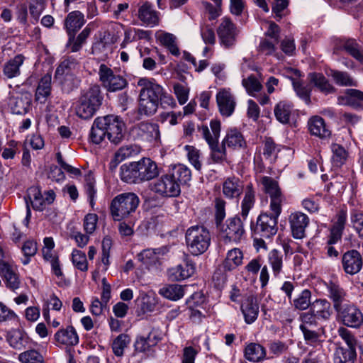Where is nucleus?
<instances>
[{"mask_svg":"<svg viewBox=\"0 0 363 363\" xmlns=\"http://www.w3.org/2000/svg\"><path fill=\"white\" fill-rule=\"evenodd\" d=\"M137 85L140 87L138 111L141 115L153 116L159 106L162 108H174L177 106L174 97L154 78H140Z\"/></svg>","mask_w":363,"mask_h":363,"instance_id":"f257e3e1","label":"nucleus"},{"mask_svg":"<svg viewBox=\"0 0 363 363\" xmlns=\"http://www.w3.org/2000/svg\"><path fill=\"white\" fill-rule=\"evenodd\" d=\"M255 202V192L252 184L246 186L244 198L241 202L240 216L242 219L235 216L228 218L225 222L220 225V232L224 242L239 243L244 238L245 230L243 221L248 216L250 211L253 208Z\"/></svg>","mask_w":363,"mask_h":363,"instance_id":"f03ea898","label":"nucleus"},{"mask_svg":"<svg viewBox=\"0 0 363 363\" xmlns=\"http://www.w3.org/2000/svg\"><path fill=\"white\" fill-rule=\"evenodd\" d=\"M121 179L128 183H140L156 178L159 169L155 162L148 157H143L137 162H130L121 168Z\"/></svg>","mask_w":363,"mask_h":363,"instance_id":"7ed1b4c3","label":"nucleus"},{"mask_svg":"<svg viewBox=\"0 0 363 363\" xmlns=\"http://www.w3.org/2000/svg\"><path fill=\"white\" fill-rule=\"evenodd\" d=\"M102 101L103 95L99 86H90L82 93L75 107L76 114L82 119L92 118L100 108Z\"/></svg>","mask_w":363,"mask_h":363,"instance_id":"20e7f679","label":"nucleus"},{"mask_svg":"<svg viewBox=\"0 0 363 363\" xmlns=\"http://www.w3.org/2000/svg\"><path fill=\"white\" fill-rule=\"evenodd\" d=\"M211 236L210 231L203 225L189 227L185 233V242L188 252L199 256L203 254L211 245Z\"/></svg>","mask_w":363,"mask_h":363,"instance_id":"39448f33","label":"nucleus"},{"mask_svg":"<svg viewBox=\"0 0 363 363\" xmlns=\"http://www.w3.org/2000/svg\"><path fill=\"white\" fill-rule=\"evenodd\" d=\"M140 200L134 193H123L116 196L111 203V214L114 220L121 221L134 213Z\"/></svg>","mask_w":363,"mask_h":363,"instance_id":"423d86ee","label":"nucleus"},{"mask_svg":"<svg viewBox=\"0 0 363 363\" xmlns=\"http://www.w3.org/2000/svg\"><path fill=\"white\" fill-rule=\"evenodd\" d=\"M162 338V332L156 328H152L147 335H138L133 344L134 352L133 356H135L137 353H143L147 357L152 356L155 347L158 345Z\"/></svg>","mask_w":363,"mask_h":363,"instance_id":"0eeeda50","label":"nucleus"},{"mask_svg":"<svg viewBox=\"0 0 363 363\" xmlns=\"http://www.w3.org/2000/svg\"><path fill=\"white\" fill-rule=\"evenodd\" d=\"M270 212L261 213L257 220L256 230L261 237L270 238L277 232L278 218L281 213L282 208L275 210L269 208Z\"/></svg>","mask_w":363,"mask_h":363,"instance_id":"6e6552de","label":"nucleus"},{"mask_svg":"<svg viewBox=\"0 0 363 363\" xmlns=\"http://www.w3.org/2000/svg\"><path fill=\"white\" fill-rule=\"evenodd\" d=\"M98 74L102 86L108 91H121L128 85L127 80L123 76L115 72L105 64L99 66Z\"/></svg>","mask_w":363,"mask_h":363,"instance_id":"1a4fd4ad","label":"nucleus"},{"mask_svg":"<svg viewBox=\"0 0 363 363\" xmlns=\"http://www.w3.org/2000/svg\"><path fill=\"white\" fill-rule=\"evenodd\" d=\"M264 192L270 199L269 208L279 210L282 208V204L285 201V196L283 194L278 182L273 178L264 176L260 179Z\"/></svg>","mask_w":363,"mask_h":363,"instance_id":"9d476101","label":"nucleus"},{"mask_svg":"<svg viewBox=\"0 0 363 363\" xmlns=\"http://www.w3.org/2000/svg\"><path fill=\"white\" fill-rule=\"evenodd\" d=\"M108 139L114 145L119 144L123 138L124 123L121 118L114 115L101 117Z\"/></svg>","mask_w":363,"mask_h":363,"instance_id":"9b49d317","label":"nucleus"},{"mask_svg":"<svg viewBox=\"0 0 363 363\" xmlns=\"http://www.w3.org/2000/svg\"><path fill=\"white\" fill-rule=\"evenodd\" d=\"M152 190L164 197L177 196L181 191L180 186L169 173L157 179L152 186Z\"/></svg>","mask_w":363,"mask_h":363,"instance_id":"f8f14e48","label":"nucleus"},{"mask_svg":"<svg viewBox=\"0 0 363 363\" xmlns=\"http://www.w3.org/2000/svg\"><path fill=\"white\" fill-rule=\"evenodd\" d=\"M218 111L222 116L230 117L236 107V101L230 88L219 89L216 96Z\"/></svg>","mask_w":363,"mask_h":363,"instance_id":"ddd939ff","label":"nucleus"},{"mask_svg":"<svg viewBox=\"0 0 363 363\" xmlns=\"http://www.w3.org/2000/svg\"><path fill=\"white\" fill-rule=\"evenodd\" d=\"M337 312L340 314L343 325L347 327L357 328L363 324V314L354 304H345Z\"/></svg>","mask_w":363,"mask_h":363,"instance_id":"4468645a","label":"nucleus"},{"mask_svg":"<svg viewBox=\"0 0 363 363\" xmlns=\"http://www.w3.org/2000/svg\"><path fill=\"white\" fill-rule=\"evenodd\" d=\"M289 223L293 238L302 239L306 236V228L309 224V218L301 211H295L289 215Z\"/></svg>","mask_w":363,"mask_h":363,"instance_id":"2eb2a0df","label":"nucleus"},{"mask_svg":"<svg viewBox=\"0 0 363 363\" xmlns=\"http://www.w3.org/2000/svg\"><path fill=\"white\" fill-rule=\"evenodd\" d=\"M0 276L9 289L15 291L20 288L21 281L17 269L8 262H0Z\"/></svg>","mask_w":363,"mask_h":363,"instance_id":"dca6fc26","label":"nucleus"},{"mask_svg":"<svg viewBox=\"0 0 363 363\" xmlns=\"http://www.w3.org/2000/svg\"><path fill=\"white\" fill-rule=\"evenodd\" d=\"M362 257L356 250H348L342 257V268L346 274L350 275L357 274L362 269Z\"/></svg>","mask_w":363,"mask_h":363,"instance_id":"f3484780","label":"nucleus"},{"mask_svg":"<svg viewBox=\"0 0 363 363\" xmlns=\"http://www.w3.org/2000/svg\"><path fill=\"white\" fill-rule=\"evenodd\" d=\"M217 33L221 43L225 47L228 48L234 44L237 35V29L229 18L224 17L221 19Z\"/></svg>","mask_w":363,"mask_h":363,"instance_id":"a211bd4d","label":"nucleus"},{"mask_svg":"<svg viewBox=\"0 0 363 363\" xmlns=\"http://www.w3.org/2000/svg\"><path fill=\"white\" fill-rule=\"evenodd\" d=\"M196 272L195 264L189 259L168 269L167 274L172 281H182L191 277Z\"/></svg>","mask_w":363,"mask_h":363,"instance_id":"6ab92c4d","label":"nucleus"},{"mask_svg":"<svg viewBox=\"0 0 363 363\" xmlns=\"http://www.w3.org/2000/svg\"><path fill=\"white\" fill-rule=\"evenodd\" d=\"M30 103V95L26 92H16L9 98V101L12 113L18 115L26 114L29 110Z\"/></svg>","mask_w":363,"mask_h":363,"instance_id":"aec40b11","label":"nucleus"},{"mask_svg":"<svg viewBox=\"0 0 363 363\" xmlns=\"http://www.w3.org/2000/svg\"><path fill=\"white\" fill-rule=\"evenodd\" d=\"M85 22L84 15L79 11H73L67 14L64 21V26L69 37V42L71 39H74V35Z\"/></svg>","mask_w":363,"mask_h":363,"instance_id":"412c9836","label":"nucleus"},{"mask_svg":"<svg viewBox=\"0 0 363 363\" xmlns=\"http://www.w3.org/2000/svg\"><path fill=\"white\" fill-rule=\"evenodd\" d=\"M169 251L166 246L159 248L146 249L138 254V258L147 267L155 266L160 260L161 256L164 255Z\"/></svg>","mask_w":363,"mask_h":363,"instance_id":"4be33fe9","label":"nucleus"},{"mask_svg":"<svg viewBox=\"0 0 363 363\" xmlns=\"http://www.w3.org/2000/svg\"><path fill=\"white\" fill-rule=\"evenodd\" d=\"M241 311L246 323H254L259 314V305L257 298L252 296L246 297L241 304Z\"/></svg>","mask_w":363,"mask_h":363,"instance_id":"5701e85b","label":"nucleus"},{"mask_svg":"<svg viewBox=\"0 0 363 363\" xmlns=\"http://www.w3.org/2000/svg\"><path fill=\"white\" fill-rule=\"evenodd\" d=\"M6 340L13 349L21 350L30 342L28 334L21 329H12L6 335Z\"/></svg>","mask_w":363,"mask_h":363,"instance_id":"b1692460","label":"nucleus"},{"mask_svg":"<svg viewBox=\"0 0 363 363\" xmlns=\"http://www.w3.org/2000/svg\"><path fill=\"white\" fill-rule=\"evenodd\" d=\"M223 145L229 148L239 150L245 148L247 143L242 133L238 129L231 128L227 130Z\"/></svg>","mask_w":363,"mask_h":363,"instance_id":"393cba45","label":"nucleus"},{"mask_svg":"<svg viewBox=\"0 0 363 363\" xmlns=\"http://www.w3.org/2000/svg\"><path fill=\"white\" fill-rule=\"evenodd\" d=\"M242 191L243 184L238 178L229 177L223 183L222 192L227 199H238Z\"/></svg>","mask_w":363,"mask_h":363,"instance_id":"a878e982","label":"nucleus"},{"mask_svg":"<svg viewBox=\"0 0 363 363\" xmlns=\"http://www.w3.org/2000/svg\"><path fill=\"white\" fill-rule=\"evenodd\" d=\"M55 341L60 345L74 346L79 343V336L73 326L60 329L54 335Z\"/></svg>","mask_w":363,"mask_h":363,"instance_id":"bb28decb","label":"nucleus"},{"mask_svg":"<svg viewBox=\"0 0 363 363\" xmlns=\"http://www.w3.org/2000/svg\"><path fill=\"white\" fill-rule=\"evenodd\" d=\"M210 128L211 131L207 125H203L199 128V132L209 146L218 142L220 133V122L216 119L211 120Z\"/></svg>","mask_w":363,"mask_h":363,"instance_id":"cd10ccee","label":"nucleus"},{"mask_svg":"<svg viewBox=\"0 0 363 363\" xmlns=\"http://www.w3.org/2000/svg\"><path fill=\"white\" fill-rule=\"evenodd\" d=\"M337 104L354 108L361 107L363 106V92L357 89H347L344 95L338 96Z\"/></svg>","mask_w":363,"mask_h":363,"instance_id":"c85d7f7f","label":"nucleus"},{"mask_svg":"<svg viewBox=\"0 0 363 363\" xmlns=\"http://www.w3.org/2000/svg\"><path fill=\"white\" fill-rule=\"evenodd\" d=\"M155 36L160 44L165 47L172 55L174 56L179 55L180 52L177 45V38L174 34L159 30L156 33Z\"/></svg>","mask_w":363,"mask_h":363,"instance_id":"c756f323","label":"nucleus"},{"mask_svg":"<svg viewBox=\"0 0 363 363\" xmlns=\"http://www.w3.org/2000/svg\"><path fill=\"white\" fill-rule=\"evenodd\" d=\"M328 296L333 302L335 310L340 311L344 306L343 303L346 301L347 294L339 285L330 281L327 285Z\"/></svg>","mask_w":363,"mask_h":363,"instance_id":"7c9ffc66","label":"nucleus"},{"mask_svg":"<svg viewBox=\"0 0 363 363\" xmlns=\"http://www.w3.org/2000/svg\"><path fill=\"white\" fill-rule=\"evenodd\" d=\"M138 18L150 27L158 25L160 20L158 13L153 9L152 6L148 2H145L139 8Z\"/></svg>","mask_w":363,"mask_h":363,"instance_id":"2f4dec72","label":"nucleus"},{"mask_svg":"<svg viewBox=\"0 0 363 363\" xmlns=\"http://www.w3.org/2000/svg\"><path fill=\"white\" fill-rule=\"evenodd\" d=\"M116 39L111 37L109 32H99L95 42L92 45V53L94 55H106V51L111 43H113Z\"/></svg>","mask_w":363,"mask_h":363,"instance_id":"473e14b6","label":"nucleus"},{"mask_svg":"<svg viewBox=\"0 0 363 363\" xmlns=\"http://www.w3.org/2000/svg\"><path fill=\"white\" fill-rule=\"evenodd\" d=\"M26 57L21 55H17L7 61L3 68V73L9 79L17 77L21 74V67L23 65Z\"/></svg>","mask_w":363,"mask_h":363,"instance_id":"72a5a7b5","label":"nucleus"},{"mask_svg":"<svg viewBox=\"0 0 363 363\" xmlns=\"http://www.w3.org/2000/svg\"><path fill=\"white\" fill-rule=\"evenodd\" d=\"M51 74H45L40 80L35 91V100L40 104L45 103L51 93Z\"/></svg>","mask_w":363,"mask_h":363,"instance_id":"f704fd0d","label":"nucleus"},{"mask_svg":"<svg viewBox=\"0 0 363 363\" xmlns=\"http://www.w3.org/2000/svg\"><path fill=\"white\" fill-rule=\"evenodd\" d=\"M28 200L31 203L34 209L38 211H43L44 206V200L40 191L37 187H31L28 189V198H25L27 208L26 219L30 216V208L28 203Z\"/></svg>","mask_w":363,"mask_h":363,"instance_id":"c9c22d12","label":"nucleus"},{"mask_svg":"<svg viewBox=\"0 0 363 363\" xmlns=\"http://www.w3.org/2000/svg\"><path fill=\"white\" fill-rule=\"evenodd\" d=\"M169 174L173 179L176 180L179 186L181 184H186L191 179V172L189 168L182 164H178L172 167Z\"/></svg>","mask_w":363,"mask_h":363,"instance_id":"e433bc0d","label":"nucleus"},{"mask_svg":"<svg viewBox=\"0 0 363 363\" xmlns=\"http://www.w3.org/2000/svg\"><path fill=\"white\" fill-rule=\"evenodd\" d=\"M265 348L258 343H250L245 349V357L250 362H259L266 358Z\"/></svg>","mask_w":363,"mask_h":363,"instance_id":"4c0bfd02","label":"nucleus"},{"mask_svg":"<svg viewBox=\"0 0 363 363\" xmlns=\"http://www.w3.org/2000/svg\"><path fill=\"white\" fill-rule=\"evenodd\" d=\"M310 311L318 320H327L331 315L330 303L325 299H318L312 303Z\"/></svg>","mask_w":363,"mask_h":363,"instance_id":"58836bf2","label":"nucleus"},{"mask_svg":"<svg viewBox=\"0 0 363 363\" xmlns=\"http://www.w3.org/2000/svg\"><path fill=\"white\" fill-rule=\"evenodd\" d=\"M308 128L312 135L320 138H327L330 135V130L326 128L325 121L320 116H313L308 123Z\"/></svg>","mask_w":363,"mask_h":363,"instance_id":"ea45409f","label":"nucleus"},{"mask_svg":"<svg viewBox=\"0 0 363 363\" xmlns=\"http://www.w3.org/2000/svg\"><path fill=\"white\" fill-rule=\"evenodd\" d=\"M267 262L272 270L274 277H279L284 267L283 254L278 250L274 249L267 255Z\"/></svg>","mask_w":363,"mask_h":363,"instance_id":"a19ab883","label":"nucleus"},{"mask_svg":"<svg viewBox=\"0 0 363 363\" xmlns=\"http://www.w3.org/2000/svg\"><path fill=\"white\" fill-rule=\"evenodd\" d=\"M243 253L239 248H233L227 253L223 267L226 271H233L242 264Z\"/></svg>","mask_w":363,"mask_h":363,"instance_id":"79ce46f5","label":"nucleus"},{"mask_svg":"<svg viewBox=\"0 0 363 363\" xmlns=\"http://www.w3.org/2000/svg\"><path fill=\"white\" fill-rule=\"evenodd\" d=\"M103 123L104 121H102L101 117H97L94 121L89 134V138L94 144L99 145L101 143L106 136V130L104 128L105 123Z\"/></svg>","mask_w":363,"mask_h":363,"instance_id":"37998d69","label":"nucleus"},{"mask_svg":"<svg viewBox=\"0 0 363 363\" xmlns=\"http://www.w3.org/2000/svg\"><path fill=\"white\" fill-rule=\"evenodd\" d=\"M138 130L143 140L152 141L160 138L159 126L155 123H141L138 126Z\"/></svg>","mask_w":363,"mask_h":363,"instance_id":"c03bdc74","label":"nucleus"},{"mask_svg":"<svg viewBox=\"0 0 363 363\" xmlns=\"http://www.w3.org/2000/svg\"><path fill=\"white\" fill-rule=\"evenodd\" d=\"M310 82L325 94H331L335 91V88L330 84L328 80L321 73H311L309 74Z\"/></svg>","mask_w":363,"mask_h":363,"instance_id":"a18cd8bd","label":"nucleus"},{"mask_svg":"<svg viewBox=\"0 0 363 363\" xmlns=\"http://www.w3.org/2000/svg\"><path fill=\"white\" fill-rule=\"evenodd\" d=\"M160 294L167 299L176 301L185 294L184 288L177 284H169L160 289Z\"/></svg>","mask_w":363,"mask_h":363,"instance_id":"49530a36","label":"nucleus"},{"mask_svg":"<svg viewBox=\"0 0 363 363\" xmlns=\"http://www.w3.org/2000/svg\"><path fill=\"white\" fill-rule=\"evenodd\" d=\"M355 349H347L343 347H337L334 352V363H354L356 358Z\"/></svg>","mask_w":363,"mask_h":363,"instance_id":"de8ad7c7","label":"nucleus"},{"mask_svg":"<svg viewBox=\"0 0 363 363\" xmlns=\"http://www.w3.org/2000/svg\"><path fill=\"white\" fill-rule=\"evenodd\" d=\"M96 22L89 23L77 36V38L74 36V39H71V41L68 42L72 52H77L82 48V45L86 43V39L91 32V27Z\"/></svg>","mask_w":363,"mask_h":363,"instance_id":"09e8293b","label":"nucleus"},{"mask_svg":"<svg viewBox=\"0 0 363 363\" xmlns=\"http://www.w3.org/2000/svg\"><path fill=\"white\" fill-rule=\"evenodd\" d=\"M303 335V337L307 344L312 346L320 345L323 340V334L324 329L323 328H318L313 329H303L301 330Z\"/></svg>","mask_w":363,"mask_h":363,"instance_id":"8fccbe9b","label":"nucleus"},{"mask_svg":"<svg viewBox=\"0 0 363 363\" xmlns=\"http://www.w3.org/2000/svg\"><path fill=\"white\" fill-rule=\"evenodd\" d=\"M292 111V106L290 103L282 101H279L274 107V115L277 121L281 123L289 122Z\"/></svg>","mask_w":363,"mask_h":363,"instance_id":"3c124183","label":"nucleus"},{"mask_svg":"<svg viewBox=\"0 0 363 363\" xmlns=\"http://www.w3.org/2000/svg\"><path fill=\"white\" fill-rule=\"evenodd\" d=\"M77 63L74 59L68 58L64 60L57 67L55 73V79L60 77L71 75L76 69Z\"/></svg>","mask_w":363,"mask_h":363,"instance_id":"603ef678","label":"nucleus"},{"mask_svg":"<svg viewBox=\"0 0 363 363\" xmlns=\"http://www.w3.org/2000/svg\"><path fill=\"white\" fill-rule=\"evenodd\" d=\"M55 80L61 86L63 91L69 93L80 84V79L74 74L66 77L55 78Z\"/></svg>","mask_w":363,"mask_h":363,"instance_id":"864d4df0","label":"nucleus"},{"mask_svg":"<svg viewBox=\"0 0 363 363\" xmlns=\"http://www.w3.org/2000/svg\"><path fill=\"white\" fill-rule=\"evenodd\" d=\"M331 151L333 153L331 160L333 166L341 167L347 160L348 154L345 149L336 143L331 145Z\"/></svg>","mask_w":363,"mask_h":363,"instance_id":"5fc2aeb1","label":"nucleus"},{"mask_svg":"<svg viewBox=\"0 0 363 363\" xmlns=\"http://www.w3.org/2000/svg\"><path fill=\"white\" fill-rule=\"evenodd\" d=\"M242 84L247 94L252 96H256V94L262 89L261 82L253 74L244 78L242 81Z\"/></svg>","mask_w":363,"mask_h":363,"instance_id":"6e6d98bb","label":"nucleus"},{"mask_svg":"<svg viewBox=\"0 0 363 363\" xmlns=\"http://www.w3.org/2000/svg\"><path fill=\"white\" fill-rule=\"evenodd\" d=\"M130 342V338L126 334L123 333L117 336L112 344V350L114 354L117 357H122L125 349L128 347Z\"/></svg>","mask_w":363,"mask_h":363,"instance_id":"4d7b16f0","label":"nucleus"},{"mask_svg":"<svg viewBox=\"0 0 363 363\" xmlns=\"http://www.w3.org/2000/svg\"><path fill=\"white\" fill-rule=\"evenodd\" d=\"M300 330L313 329L318 328V319L310 311L302 313L300 315Z\"/></svg>","mask_w":363,"mask_h":363,"instance_id":"13d9d810","label":"nucleus"},{"mask_svg":"<svg viewBox=\"0 0 363 363\" xmlns=\"http://www.w3.org/2000/svg\"><path fill=\"white\" fill-rule=\"evenodd\" d=\"M18 360L21 363H44L43 355L36 350H29L21 353Z\"/></svg>","mask_w":363,"mask_h":363,"instance_id":"bf43d9fd","label":"nucleus"},{"mask_svg":"<svg viewBox=\"0 0 363 363\" xmlns=\"http://www.w3.org/2000/svg\"><path fill=\"white\" fill-rule=\"evenodd\" d=\"M293 87L298 97L307 104L311 102L310 94L311 89L309 85L305 84L300 80H293Z\"/></svg>","mask_w":363,"mask_h":363,"instance_id":"052dcab7","label":"nucleus"},{"mask_svg":"<svg viewBox=\"0 0 363 363\" xmlns=\"http://www.w3.org/2000/svg\"><path fill=\"white\" fill-rule=\"evenodd\" d=\"M72 262L79 270L86 272L88 270V262L84 252L74 249L72 252Z\"/></svg>","mask_w":363,"mask_h":363,"instance_id":"680f3d73","label":"nucleus"},{"mask_svg":"<svg viewBox=\"0 0 363 363\" xmlns=\"http://www.w3.org/2000/svg\"><path fill=\"white\" fill-rule=\"evenodd\" d=\"M184 149L189 162L195 167L196 169L200 170L201 168L200 151L194 146L188 145H185Z\"/></svg>","mask_w":363,"mask_h":363,"instance_id":"e2e57ef3","label":"nucleus"},{"mask_svg":"<svg viewBox=\"0 0 363 363\" xmlns=\"http://www.w3.org/2000/svg\"><path fill=\"white\" fill-rule=\"evenodd\" d=\"M343 49L360 62H363V50L354 40H347L342 45Z\"/></svg>","mask_w":363,"mask_h":363,"instance_id":"0e129e2a","label":"nucleus"},{"mask_svg":"<svg viewBox=\"0 0 363 363\" xmlns=\"http://www.w3.org/2000/svg\"><path fill=\"white\" fill-rule=\"evenodd\" d=\"M311 291L308 289L303 290L297 298L293 301L294 306L298 310H306L311 305Z\"/></svg>","mask_w":363,"mask_h":363,"instance_id":"69168bd1","label":"nucleus"},{"mask_svg":"<svg viewBox=\"0 0 363 363\" xmlns=\"http://www.w3.org/2000/svg\"><path fill=\"white\" fill-rule=\"evenodd\" d=\"M173 91L180 105L186 104L189 99V88L186 84L175 83Z\"/></svg>","mask_w":363,"mask_h":363,"instance_id":"338daca9","label":"nucleus"},{"mask_svg":"<svg viewBox=\"0 0 363 363\" xmlns=\"http://www.w3.org/2000/svg\"><path fill=\"white\" fill-rule=\"evenodd\" d=\"M350 220L359 237L363 238V213L357 210L352 211L350 215Z\"/></svg>","mask_w":363,"mask_h":363,"instance_id":"774afa93","label":"nucleus"}]
</instances>
